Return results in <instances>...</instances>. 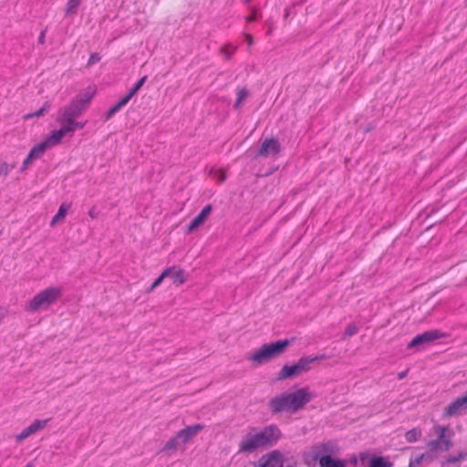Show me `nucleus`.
<instances>
[{"instance_id": "nucleus-36", "label": "nucleus", "mask_w": 467, "mask_h": 467, "mask_svg": "<svg viewBox=\"0 0 467 467\" xmlns=\"http://www.w3.org/2000/svg\"><path fill=\"white\" fill-rule=\"evenodd\" d=\"M101 59L99 53H92L89 57V59L88 61V66H91L93 64H96L98 62H99Z\"/></svg>"}, {"instance_id": "nucleus-6", "label": "nucleus", "mask_w": 467, "mask_h": 467, "mask_svg": "<svg viewBox=\"0 0 467 467\" xmlns=\"http://www.w3.org/2000/svg\"><path fill=\"white\" fill-rule=\"evenodd\" d=\"M256 434L263 450L275 446L282 437L280 429L275 424L265 426Z\"/></svg>"}, {"instance_id": "nucleus-20", "label": "nucleus", "mask_w": 467, "mask_h": 467, "mask_svg": "<svg viewBox=\"0 0 467 467\" xmlns=\"http://www.w3.org/2000/svg\"><path fill=\"white\" fill-rule=\"evenodd\" d=\"M167 269H171V273L168 277L172 280L173 284L179 285L185 283L186 276L183 269L177 268L176 266L168 267Z\"/></svg>"}, {"instance_id": "nucleus-47", "label": "nucleus", "mask_w": 467, "mask_h": 467, "mask_svg": "<svg viewBox=\"0 0 467 467\" xmlns=\"http://www.w3.org/2000/svg\"><path fill=\"white\" fill-rule=\"evenodd\" d=\"M226 176L224 173L221 174L218 181L219 182H223L225 180Z\"/></svg>"}, {"instance_id": "nucleus-39", "label": "nucleus", "mask_w": 467, "mask_h": 467, "mask_svg": "<svg viewBox=\"0 0 467 467\" xmlns=\"http://www.w3.org/2000/svg\"><path fill=\"white\" fill-rule=\"evenodd\" d=\"M295 6V4H293L292 5L290 6H287L285 9V14H284V19L286 20L288 18V16H290V12H291V9Z\"/></svg>"}, {"instance_id": "nucleus-14", "label": "nucleus", "mask_w": 467, "mask_h": 467, "mask_svg": "<svg viewBox=\"0 0 467 467\" xmlns=\"http://www.w3.org/2000/svg\"><path fill=\"white\" fill-rule=\"evenodd\" d=\"M203 429L204 425L200 423L187 426L177 432V438H180L183 443H186Z\"/></svg>"}, {"instance_id": "nucleus-50", "label": "nucleus", "mask_w": 467, "mask_h": 467, "mask_svg": "<svg viewBox=\"0 0 467 467\" xmlns=\"http://www.w3.org/2000/svg\"><path fill=\"white\" fill-rule=\"evenodd\" d=\"M25 467H34L32 462H28Z\"/></svg>"}, {"instance_id": "nucleus-19", "label": "nucleus", "mask_w": 467, "mask_h": 467, "mask_svg": "<svg viewBox=\"0 0 467 467\" xmlns=\"http://www.w3.org/2000/svg\"><path fill=\"white\" fill-rule=\"evenodd\" d=\"M327 455L328 457H338L340 454V447L336 441H328L327 442H323V455Z\"/></svg>"}, {"instance_id": "nucleus-35", "label": "nucleus", "mask_w": 467, "mask_h": 467, "mask_svg": "<svg viewBox=\"0 0 467 467\" xmlns=\"http://www.w3.org/2000/svg\"><path fill=\"white\" fill-rule=\"evenodd\" d=\"M14 168H15V164L10 166L8 163L3 162L0 165V175L6 176L10 172V171Z\"/></svg>"}, {"instance_id": "nucleus-28", "label": "nucleus", "mask_w": 467, "mask_h": 467, "mask_svg": "<svg viewBox=\"0 0 467 467\" xmlns=\"http://www.w3.org/2000/svg\"><path fill=\"white\" fill-rule=\"evenodd\" d=\"M421 435V431L418 428L411 429L405 433L407 441L413 442L419 440Z\"/></svg>"}, {"instance_id": "nucleus-13", "label": "nucleus", "mask_w": 467, "mask_h": 467, "mask_svg": "<svg viewBox=\"0 0 467 467\" xmlns=\"http://www.w3.org/2000/svg\"><path fill=\"white\" fill-rule=\"evenodd\" d=\"M303 459L308 467H315L317 464L321 466V444H316L311 451H305Z\"/></svg>"}, {"instance_id": "nucleus-42", "label": "nucleus", "mask_w": 467, "mask_h": 467, "mask_svg": "<svg viewBox=\"0 0 467 467\" xmlns=\"http://www.w3.org/2000/svg\"><path fill=\"white\" fill-rule=\"evenodd\" d=\"M256 18L257 17H256V13L255 12L252 13L251 15H249L248 16L245 17L247 22H254V21L256 20Z\"/></svg>"}, {"instance_id": "nucleus-31", "label": "nucleus", "mask_w": 467, "mask_h": 467, "mask_svg": "<svg viewBox=\"0 0 467 467\" xmlns=\"http://www.w3.org/2000/svg\"><path fill=\"white\" fill-rule=\"evenodd\" d=\"M50 107L51 106H50L49 102H45L44 105L38 110H36V112H34L32 114L27 115L26 118L43 116L46 112H47V110L50 109Z\"/></svg>"}, {"instance_id": "nucleus-34", "label": "nucleus", "mask_w": 467, "mask_h": 467, "mask_svg": "<svg viewBox=\"0 0 467 467\" xmlns=\"http://www.w3.org/2000/svg\"><path fill=\"white\" fill-rule=\"evenodd\" d=\"M358 459V462H361L362 463H364L365 462H368L369 458L373 455L370 453L369 451H361V452H358V453H356Z\"/></svg>"}, {"instance_id": "nucleus-2", "label": "nucleus", "mask_w": 467, "mask_h": 467, "mask_svg": "<svg viewBox=\"0 0 467 467\" xmlns=\"http://www.w3.org/2000/svg\"><path fill=\"white\" fill-rule=\"evenodd\" d=\"M295 341V337L279 339L268 344H264L259 349L247 358V360L254 362L257 366L264 365L285 352L287 348Z\"/></svg>"}, {"instance_id": "nucleus-40", "label": "nucleus", "mask_w": 467, "mask_h": 467, "mask_svg": "<svg viewBox=\"0 0 467 467\" xmlns=\"http://www.w3.org/2000/svg\"><path fill=\"white\" fill-rule=\"evenodd\" d=\"M46 31L47 30H42L39 36H38V43L43 45L45 43V38H46Z\"/></svg>"}, {"instance_id": "nucleus-44", "label": "nucleus", "mask_w": 467, "mask_h": 467, "mask_svg": "<svg viewBox=\"0 0 467 467\" xmlns=\"http://www.w3.org/2000/svg\"><path fill=\"white\" fill-rule=\"evenodd\" d=\"M88 215L93 219L98 217V213H96L95 208L89 210Z\"/></svg>"}, {"instance_id": "nucleus-5", "label": "nucleus", "mask_w": 467, "mask_h": 467, "mask_svg": "<svg viewBox=\"0 0 467 467\" xmlns=\"http://www.w3.org/2000/svg\"><path fill=\"white\" fill-rule=\"evenodd\" d=\"M93 96L94 93H80L77 95L59 115L64 117H79L88 108Z\"/></svg>"}, {"instance_id": "nucleus-33", "label": "nucleus", "mask_w": 467, "mask_h": 467, "mask_svg": "<svg viewBox=\"0 0 467 467\" xmlns=\"http://www.w3.org/2000/svg\"><path fill=\"white\" fill-rule=\"evenodd\" d=\"M358 327L355 324L348 325L344 332V337H352L358 333Z\"/></svg>"}, {"instance_id": "nucleus-32", "label": "nucleus", "mask_w": 467, "mask_h": 467, "mask_svg": "<svg viewBox=\"0 0 467 467\" xmlns=\"http://www.w3.org/2000/svg\"><path fill=\"white\" fill-rule=\"evenodd\" d=\"M466 457H467V452H459L456 455H451L447 461H448V462L455 463V462H460L465 460Z\"/></svg>"}, {"instance_id": "nucleus-41", "label": "nucleus", "mask_w": 467, "mask_h": 467, "mask_svg": "<svg viewBox=\"0 0 467 467\" xmlns=\"http://www.w3.org/2000/svg\"><path fill=\"white\" fill-rule=\"evenodd\" d=\"M221 50L225 54L226 59L229 60L231 58L232 53L228 51L227 47H223Z\"/></svg>"}, {"instance_id": "nucleus-1", "label": "nucleus", "mask_w": 467, "mask_h": 467, "mask_svg": "<svg viewBox=\"0 0 467 467\" xmlns=\"http://www.w3.org/2000/svg\"><path fill=\"white\" fill-rule=\"evenodd\" d=\"M311 400V394L307 388H302L295 392H285L272 398L268 406L273 414L280 412L294 413L302 409Z\"/></svg>"}, {"instance_id": "nucleus-12", "label": "nucleus", "mask_w": 467, "mask_h": 467, "mask_svg": "<svg viewBox=\"0 0 467 467\" xmlns=\"http://www.w3.org/2000/svg\"><path fill=\"white\" fill-rule=\"evenodd\" d=\"M49 420H36L32 424H30L28 427L25 428L16 438V442H21L30 435L37 432L38 431L42 430L46 427L47 421Z\"/></svg>"}, {"instance_id": "nucleus-51", "label": "nucleus", "mask_w": 467, "mask_h": 467, "mask_svg": "<svg viewBox=\"0 0 467 467\" xmlns=\"http://www.w3.org/2000/svg\"><path fill=\"white\" fill-rule=\"evenodd\" d=\"M2 319H3V316H2V315H0V322L2 321Z\"/></svg>"}, {"instance_id": "nucleus-43", "label": "nucleus", "mask_w": 467, "mask_h": 467, "mask_svg": "<svg viewBox=\"0 0 467 467\" xmlns=\"http://www.w3.org/2000/svg\"><path fill=\"white\" fill-rule=\"evenodd\" d=\"M441 442H442V441H439V437H438L436 440L431 441L430 442V444L432 446V448L436 449V448H438V446L440 445Z\"/></svg>"}, {"instance_id": "nucleus-23", "label": "nucleus", "mask_w": 467, "mask_h": 467, "mask_svg": "<svg viewBox=\"0 0 467 467\" xmlns=\"http://www.w3.org/2000/svg\"><path fill=\"white\" fill-rule=\"evenodd\" d=\"M71 207V204L70 203H66V202H63L60 206H59V209L57 211V213L55 214V216L52 218L51 222H50V225H54L56 223L59 222V221H62L69 208Z\"/></svg>"}, {"instance_id": "nucleus-26", "label": "nucleus", "mask_w": 467, "mask_h": 467, "mask_svg": "<svg viewBox=\"0 0 467 467\" xmlns=\"http://www.w3.org/2000/svg\"><path fill=\"white\" fill-rule=\"evenodd\" d=\"M171 273V269H165L154 281L153 283L150 285V286L147 289V292L150 293L151 292L154 288H156L157 286H159L164 278H166L167 276L170 275V274Z\"/></svg>"}, {"instance_id": "nucleus-17", "label": "nucleus", "mask_w": 467, "mask_h": 467, "mask_svg": "<svg viewBox=\"0 0 467 467\" xmlns=\"http://www.w3.org/2000/svg\"><path fill=\"white\" fill-rule=\"evenodd\" d=\"M68 130L69 128H66L61 125L60 129L52 130L44 141L47 142L48 147L55 146L61 141L62 138L67 133H68Z\"/></svg>"}, {"instance_id": "nucleus-8", "label": "nucleus", "mask_w": 467, "mask_h": 467, "mask_svg": "<svg viewBox=\"0 0 467 467\" xmlns=\"http://www.w3.org/2000/svg\"><path fill=\"white\" fill-rule=\"evenodd\" d=\"M281 151V145L276 138H266L259 147L254 159L258 157L267 158L270 155H277Z\"/></svg>"}, {"instance_id": "nucleus-46", "label": "nucleus", "mask_w": 467, "mask_h": 467, "mask_svg": "<svg viewBox=\"0 0 467 467\" xmlns=\"http://www.w3.org/2000/svg\"><path fill=\"white\" fill-rule=\"evenodd\" d=\"M246 39H247L248 45L253 44V37L251 35H246Z\"/></svg>"}, {"instance_id": "nucleus-21", "label": "nucleus", "mask_w": 467, "mask_h": 467, "mask_svg": "<svg viewBox=\"0 0 467 467\" xmlns=\"http://www.w3.org/2000/svg\"><path fill=\"white\" fill-rule=\"evenodd\" d=\"M130 99L124 96L114 106H112L103 116L104 120L107 121L112 118L121 108L128 104Z\"/></svg>"}, {"instance_id": "nucleus-38", "label": "nucleus", "mask_w": 467, "mask_h": 467, "mask_svg": "<svg viewBox=\"0 0 467 467\" xmlns=\"http://www.w3.org/2000/svg\"><path fill=\"white\" fill-rule=\"evenodd\" d=\"M424 457H425V453H422V454L417 456L416 458H414L413 460H410V462H415V464H417V465H420L422 462Z\"/></svg>"}, {"instance_id": "nucleus-49", "label": "nucleus", "mask_w": 467, "mask_h": 467, "mask_svg": "<svg viewBox=\"0 0 467 467\" xmlns=\"http://www.w3.org/2000/svg\"><path fill=\"white\" fill-rule=\"evenodd\" d=\"M371 130H373V127H368V128L365 130V132H368V131H370Z\"/></svg>"}, {"instance_id": "nucleus-16", "label": "nucleus", "mask_w": 467, "mask_h": 467, "mask_svg": "<svg viewBox=\"0 0 467 467\" xmlns=\"http://www.w3.org/2000/svg\"><path fill=\"white\" fill-rule=\"evenodd\" d=\"M77 118L74 117H64V116H58L57 121L66 128H69L68 132H74L77 130H82L86 124L87 121L84 122H78L76 121Z\"/></svg>"}, {"instance_id": "nucleus-37", "label": "nucleus", "mask_w": 467, "mask_h": 467, "mask_svg": "<svg viewBox=\"0 0 467 467\" xmlns=\"http://www.w3.org/2000/svg\"><path fill=\"white\" fill-rule=\"evenodd\" d=\"M347 463L348 462L352 467H358V459L356 455V453L352 454L348 460H346Z\"/></svg>"}, {"instance_id": "nucleus-30", "label": "nucleus", "mask_w": 467, "mask_h": 467, "mask_svg": "<svg viewBox=\"0 0 467 467\" xmlns=\"http://www.w3.org/2000/svg\"><path fill=\"white\" fill-rule=\"evenodd\" d=\"M180 438H177V434L171 438L164 445L163 451L176 450L179 445Z\"/></svg>"}, {"instance_id": "nucleus-18", "label": "nucleus", "mask_w": 467, "mask_h": 467, "mask_svg": "<svg viewBox=\"0 0 467 467\" xmlns=\"http://www.w3.org/2000/svg\"><path fill=\"white\" fill-rule=\"evenodd\" d=\"M367 467H393V462L384 456L373 454L369 458Z\"/></svg>"}, {"instance_id": "nucleus-25", "label": "nucleus", "mask_w": 467, "mask_h": 467, "mask_svg": "<svg viewBox=\"0 0 467 467\" xmlns=\"http://www.w3.org/2000/svg\"><path fill=\"white\" fill-rule=\"evenodd\" d=\"M147 78V76H143L142 78H140L125 96L128 97V99L130 100L131 98L142 88Z\"/></svg>"}, {"instance_id": "nucleus-3", "label": "nucleus", "mask_w": 467, "mask_h": 467, "mask_svg": "<svg viewBox=\"0 0 467 467\" xmlns=\"http://www.w3.org/2000/svg\"><path fill=\"white\" fill-rule=\"evenodd\" d=\"M62 295V290L59 287L49 286L41 292L37 293L27 304L26 310L35 312L41 308H47L50 305L54 304Z\"/></svg>"}, {"instance_id": "nucleus-4", "label": "nucleus", "mask_w": 467, "mask_h": 467, "mask_svg": "<svg viewBox=\"0 0 467 467\" xmlns=\"http://www.w3.org/2000/svg\"><path fill=\"white\" fill-rule=\"evenodd\" d=\"M321 359V356H316L314 358H310L307 356L301 357L298 361L295 364L288 365L285 364L283 366L281 370L278 372L277 379L284 380L287 379H293L301 375L304 372H306L310 369V364L314 361Z\"/></svg>"}, {"instance_id": "nucleus-24", "label": "nucleus", "mask_w": 467, "mask_h": 467, "mask_svg": "<svg viewBox=\"0 0 467 467\" xmlns=\"http://www.w3.org/2000/svg\"><path fill=\"white\" fill-rule=\"evenodd\" d=\"M435 429L438 432L439 441H442V443L445 444L444 450L448 451L451 446V441L449 438H445V431L448 430V427L436 426Z\"/></svg>"}, {"instance_id": "nucleus-7", "label": "nucleus", "mask_w": 467, "mask_h": 467, "mask_svg": "<svg viewBox=\"0 0 467 467\" xmlns=\"http://www.w3.org/2000/svg\"><path fill=\"white\" fill-rule=\"evenodd\" d=\"M446 337L445 333H442L439 329H431L427 330L421 334L417 335L414 337L410 342L408 343L407 348H417L420 346H423L425 344H429L432 341H435L437 339H441Z\"/></svg>"}, {"instance_id": "nucleus-22", "label": "nucleus", "mask_w": 467, "mask_h": 467, "mask_svg": "<svg viewBox=\"0 0 467 467\" xmlns=\"http://www.w3.org/2000/svg\"><path fill=\"white\" fill-rule=\"evenodd\" d=\"M323 467H347V461L338 457H328L324 454Z\"/></svg>"}, {"instance_id": "nucleus-27", "label": "nucleus", "mask_w": 467, "mask_h": 467, "mask_svg": "<svg viewBox=\"0 0 467 467\" xmlns=\"http://www.w3.org/2000/svg\"><path fill=\"white\" fill-rule=\"evenodd\" d=\"M81 0H68L67 3V7L65 10V15H75L77 13V10L80 5Z\"/></svg>"}, {"instance_id": "nucleus-11", "label": "nucleus", "mask_w": 467, "mask_h": 467, "mask_svg": "<svg viewBox=\"0 0 467 467\" xmlns=\"http://www.w3.org/2000/svg\"><path fill=\"white\" fill-rule=\"evenodd\" d=\"M213 210L212 204H207L202 208V210L198 213L197 216H195L190 223L187 225V234H190L196 230L199 226H201L204 221L207 219V217L210 215L211 212Z\"/></svg>"}, {"instance_id": "nucleus-45", "label": "nucleus", "mask_w": 467, "mask_h": 467, "mask_svg": "<svg viewBox=\"0 0 467 467\" xmlns=\"http://www.w3.org/2000/svg\"><path fill=\"white\" fill-rule=\"evenodd\" d=\"M407 374H408V370H405V371L400 372V373L398 374V379H404V378L407 376Z\"/></svg>"}, {"instance_id": "nucleus-29", "label": "nucleus", "mask_w": 467, "mask_h": 467, "mask_svg": "<svg viewBox=\"0 0 467 467\" xmlns=\"http://www.w3.org/2000/svg\"><path fill=\"white\" fill-rule=\"evenodd\" d=\"M249 95V91L247 88H239L238 89V92H237V99H236V101L234 105V108L236 109L239 108L241 102L246 99Z\"/></svg>"}, {"instance_id": "nucleus-9", "label": "nucleus", "mask_w": 467, "mask_h": 467, "mask_svg": "<svg viewBox=\"0 0 467 467\" xmlns=\"http://www.w3.org/2000/svg\"><path fill=\"white\" fill-rule=\"evenodd\" d=\"M262 449L256 433L249 432L243 437L239 443V452L253 453Z\"/></svg>"}, {"instance_id": "nucleus-15", "label": "nucleus", "mask_w": 467, "mask_h": 467, "mask_svg": "<svg viewBox=\"0 0 467 467\" xmlns=\"http://www.w3.org/2000/svg\"><path fill=\"white\" fill-rule=\"evenodd\" d=\"M467 410V395L457 398L454 401L450 403L444 410V416H452L460 410Z\"/></svg>"}, {"instance_id": "nucleus-48", "label": "nucleus", "mask_w": 467, "mask_h": 467, "mask_svg": "<svg viewBox=\"0 0 467 467\" xmlns=\"http://www.w3.org/2000/svg\"><path fill=\"white\" fill-rule=\"evenodd\" d=\"M409 467H420V466L415 464V462H410Z\"/></svg>"}, {"instance_id": "nucleus-10", "label": "nucleus", "mask_w": 467, "mask_h": 467, "mask_svg": "<svg viewBox=\"0 0 467 467\" xmlns=\"http://www.w3.org/2000/svg\"><path fill=\"white\" fill-rule=\"evenodd\" d=\"M48 148L49 147L47 146V142H45L44 140L41 141L40 143L35 145L30 150L27 157L24 161V162L20 168V171H26L27 169L28 165H30L35 160L40 159Z\"/></svg>"}]
</instances>
